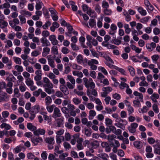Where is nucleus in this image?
<instances>
[{"label": "nucleus", "instance_id": "1", "mask_svg": "<svg viewBox=\"0 0 160 160\" xmlns=\"http://www.w3.org/2000/svg\"><path fill=\"white\" fill-rule=\"evenodd\" d=\"M31 141L34 144V146H37L38 145L39 143H41L42 142L43 140L42 138L39 136L36 138L33 137L31 138Z\"/></svg>", "mask_w": 160, "mask_h": 160}, {"label": "nucleus", "instance_id": "2", "mask_svg": "<svg viewBox=\"0 0 160 160\" xmlns=\"http://www.w3.org/2000/svg\"><path fill=\"white\" fill-rule=\"evenodd\" d=\"M107 65L111 68H113L117 70L120 72L122 75H126V72L124 69L121 68H119L117 66L113 65H111L110 64H108Z\"/></svg>", "mask_w": 160, "mask_h": 160}, {"label": "nucleus", "instance_id": "3", "mask_svg": "<svg viewBox=\"0 0 160 160\" xmlns=\"http://www.w3.org/2000/svg\"><path fill=\"white\" fill-rule=\"evenodd\" d=\"M46 131L42 128H38L33 132L34 134L36 136H39L40 135H44L45 134Z\"/></svg>", "mask_w": 160, "mask_h": 160}, {"label": "nucleus", "instance_id": "4", "mask_svg": "<svg viewBox=\"0 0 160 160\" xmlns=\"http://www.w3.org/2000/svg\"><path fill=\"white\" fill-rule=\"evenodd\" d=\"M61 113H60V110L58 108L55 107L54 108L53 113L52 115V117L55 118L57 117H61Z\"/></svg>", "mask_w": 160, "mask_h": 160}, {"label": "nucleus", "instance_id": "5", "mask_svg": "<svg viewBox=\"0 0 160 160\" xmlns=\"http://www.w3.org/2000/svg\"><path fill=\"white\" fill-rule=\"evenodd\" d=\"M99 146V143L98 141L96 140H93L92 142L90 143L88 145V148H92L94 149L97 148Z\"/></svg>", "mask_w": 160, "mask_h": 160}, {"label": "nucleus", "instance_id": "6", "mask_svg": "<svg viewBox=\"0 0 160 160\" xmlns=\"http://www.w3.org/2000/svg\"><path fill=\"white\" fill-rule=\"evenodd\" d=\"M40 40L41 42L42 43V47L50 46L51 45L50 42L46 38H41Z\"/></svg>", "mask_w": 160, "mask_h": 160}, {"label": "nucleus", "instance_id": "7", "mask_svg": "<svg viewBox=\"0 0 160 160\" xmlns=\"http://www.w3.org/2000/svg\"><path fill=\"white\" fill-rule=\"evenodd\" d=\"M156 44L153 42H152L150 44L148 43L146 45V47L149 52L152 51L153 48L156 47Z\"/></svg>", "mask_w": 160, "mask_h": 160}, {"label": "nucleus", "instance_id": "8", "mask_svg": "<svg viewBox=\"0 0 160 160\" xmlns=\"http://www.w3.org/2000/svg\"><path fill=\"white\" fill-rule=\"evenodd\" d=\"M49 39L51 41L52 44L53 45H55L58 44V41L56 39L55 35H50L49 37Z\"/></svg>", "mask_w": 160, "mask_h": 160}, {"label": "nucleus", "instance_id": "9", "mask_svg": "<svg viewBox=\"0 0 160 160\" xmlns=\"http://www.w3.org/2000/svg\"><path fill=\"white\" fill-rule=\"evenodd\" d=\"M40 109V107L39 105H37L32 106L30 110V112H33L37 113L39 112Z\"/></svg>", "mask_w": 160, "mask_h": 160}, {"label": "nucleus", "instance_id": "10", "mask_svg": "<svg viewBox=\"0 0 160 160\" xmlns=\"http://www.w3.org/2000/svg\"><path fill=\"white\" fill-rule=\"evenodd\" d=\"M7 94L5 92H2L0 93V102L2 101H7L8 100L6 99H8Z\"/></svg>", "mask_w": 160, "mask_h": 160}, {"label": "nucleus", "instance_id": "11", "mask_svg": "<svg viewBox=\"0 0 160 160\" xmlns=\"http://www.w3.org/2000/svg\"><path fill=\"white\" fill-rule=\"evenodd\" d=\"M64 118L63 117L58 118L57 120V127H63Z\"/></svg>", "mask_w": 160, "mask_h": 160}, {"label": "nucleus", "instance_id": "12", "mask_svg": "<svg viewBox=\"0 0 160 160\" xmlns=\"http://www.w3.org/2000/svg\"><path fill=\"white\" fill-rule=\"evenodd\" d=\"M60 90L63 92L64 94L68 95L69 94V91L67 88L64 85H61L60 87Z\"/></svg>", "mask_w": 160, "mask_h": 160}, {"label": "nucleus", "instance_id": "13", "mask_svg": "<svg viewBox=\"0 0 160 160\" xmlns=\"http://www.w3.org/2000/svg\"><path fill=\"white\" fill-rule=\"evenodd\" d=\"M51 55H49L47 57L48 61V63L49 65L52 68H54L55 67L54 65V61L51 58Z\"/></svg>", "mask_w": 160, "mask_h": 160}, {"label": "nucleus", "instance_id": "14", "mask_svg": "<svg viewBox=\"0 0 160 160\" xmlns=\"http://www.w3.org/2000/svg\"><path fill=\"white\" fill-rule=\"evenodd\" d=\"M134 147L138 149H141L142 147V142L140 141H135L133 142Z\"/></svg>", "mask_w": 160, "mask_h": 160}, {"label": "nucleus", "instance_id": "15", "mask_svg": "<svg viewBox=\"0 0 160 160\" xmlns=\"http://www.w3.org/2000/svg\"><path fill=\"white\" fill-rule=\"evenodd\" d=\"M67 29L68 30V33L66 32L65 33V34L69 37H71V35H69L68 34V33L70 34H71V33H72V32L74 29L73 28L72 26L70 24H68V26H67Z\"/></svg>", "mask_w": 160, "mask_h": 160}, {"label": "nucleus", "instance_id": "16", "mask_svg": "<svg viewBox=\"0 0 160 160\" xmlns=\"http://www.w3.org/2000/svg\"><path fill=\"white\" fill-rule=\"evenodd\" d=\"M45 141L48 144H54L55 142L54 137H50L46 138Z\"/></svg>", "mask_w": 160, "mask_h": 160}, {"label": "nucleus", "instance_id": "17", "mask_svg": "<svg viewBox=\"0 0 160 160\" xmlns=\"http://www.w3.org/2000/svg\"><path fill=\"white\" fill-rule=\"evenodd\" d=\"M27 128L29 130L33 132L34 131H35L37 129L36 127L35 126L32 125L31 123H27Z\"/></svg>", "mask_w": 160, "mask_h": 160}, {"label": "nucleus", "instance_id": "18", "mask_svg": "<svg viewBox=\"0 0 160 160\" xmlns=\"http://www.w3.org/2000/svg\"><path fill=\"white\" fill-rule=\"evenodd\" d=\"M138 11L142 16H145L147 14L146 11L141 7H140L138 8Z\"/></svg>", "mask_w": 160, "mask_h": 160}, {"label": "nucleus", "instance_id": "19", "mask_svg": "<svg viewBox=\"0 0 160 160\" xmlns=\"http://www.w3.org/2000/svg\"><path fill=\"white\" fill-rule=\"evenodd\" d=\"M85 134L87 136L89 137H90L92 134V130L91 128H84Z\"/></svg>", "mask_w": 160, "mask_h": 160}, {"label": "nucleus", "instance_id": "20", "mask_svg": "<svg viewBox=\"0 0 160 160\" xmlns=\"http://www.w3.org/2000/svg\"><path fill=\"white\" fill-rule=\"evenodd\" d=\"M154 147L157 146L156 148H154V152L156 154L160 155V145H154Z\"/></svg>", "mask_w": 160, "mask_h": 160}, {"label": "nucleus", "instance_id": "21", "mask_svg": "<svg viewBox=\"0 0 160 160\" xmlns=\"http://www.w3.org/2000/svg\"><path fill=\"white\" fill-rule=\"evenodd\" d=\"M128 69L130 72V74L132 76H134L135 74V70L134 68L131 66H129Z\"/></svg>", "mask_w": 160, "mask_h": 160}, {"label": "nucleus", "instance_id": "22", "mask_svg": "<svg viewBox=\"0 0 160 160\" xmlns=\"http://www.w3.org/2000/svg\"><path fill=\"white\" fill-rule=\"evenodd\" d=\"M103 12L105 15L110 16L111 15L112 12L111 9H104L103 10Z\"/></svg>", "mask_w": 160, "mask_h": 160}, {"label": "nucleus", "instance_id": "23", "mask_svg": "<svg viewBox=\"0 0 160 160\" xmlns=\"http://www.w3.org/2000/svg\"><path fill=\"white\" fill-rule=\"evenodd\" d=\"M6 84L5 82L2 81L0 82V93L2 92V90L3 89H6Z\"/></svg>", "mask_w": 160, "mask_h": 160}, {"label": "nucleus", "instance_id": "24", "mask_svg": "<svg viewBox=\"0 0 160 160\" xmlns=\"http://www.w3.org/2000/svg\"><path fill=\"white\" fill-rule=\"evenodd\" d=\"M89 24L90 26L92 28H93L95 26V27H96V21L94 19H90Z\"/></svg>", "mask_w": 160, "mask_h": 160}, {"label": "nucleus", "instance_id": "25", "mask_svg": "<svg viewBox=\"0 0 160 160\" xmlns=\"http://www.w3.org/2000/svg\"><path fill=\"white\" fill-rule=\"evenodd\" d=\"M70 4L72 6V10L73 11H76L78 9V7L76 5H74L75 2L73 1L70 2Z\"/></svg>", "mask_w": 160, "mask_h": 160}, {"label": "nucleus", "instance_id": "26", "mask_svg": "<svg viewBox=\"0 0 160 160\" xmlns=\"http://www.w3.org/2000/svg\"><path fill=\"white\" fill-rule=\"evenodd\" d=\"M2 21L3 22H1L0 21V26L1 28L2 29L4 28L8 25V23L7 22L4 20H2Z\"/></svg>", "mask_w": 160, "mask_h": 160}, {"label": "nucleus", "instance_id": "27", "mask_svg": "<svg viewBox=\"0 0 160 160\" xmlns=\"http://www.w3.org/2000/svg\"><path fill=\"white\" fill-rule=\"evenodd\" d=\"M67 78L68 80L71 82L72 84H75V81L73 77L71 75H68Z\"/></svg>", "mask_w": 160, "mask_h": 160}, {"label": "nucleus", "instance_id": "28", "mask_svg": "<svg viewBox=\"0 0 160 160\" xmlns=\"http://www.w3.org/2000/svg\"><path fill=\"white\" fill-rule=\"evenodd\" d=\"M77 60L78 63H81V62L83 61V56L81 54H79L77 57Z\"/></svg>", "mask_w": 160, "mask_h": 160}, {"label": "nucleus", "instance_id": "29", "mask_svg": "<svg viewBox=\"0 0 160 160\" xmlns=\"http://www.w3.org/2000/svg\"><path fill=\"white\" fill-rule=\"evenodd\" d=\"M51 52L54 55H58V51L57 46H53L52 47Z\"/></svg>", "mask_w": 160, "mask_h": 160}, {"label": "nucleus", "instance_id": "30", "mask_svg": "<svg viewBox=\"0 0 160 160\" xmlns=\"http://www.w3.org/2000/svg\"><path fill=\"white\" fill-rule=\"evenodd\" d=\"M72 101L75 105H78L81 102V100H80L78 98H73Z\"/></svg>", "mask_w": 160, "mask_h": 160}, {"label": "nucleus", "instance_id": "31", "mask_svg": "<svg viewBox=\"0 0 160 160\" xmlns=\"http://www.w3.org/2000/svg\"><path fill=\"white\" fill-rule=\"evenodd\" d=\"M98 60L94 59H91V60H89L88 62V65H91L95 64H98Z\"/></svg>", "mask_w": 160, "mask_h": 160}, {"label": "nucleus", "instance_id": "32", "mask_svg": "<svg viewBox=\"0 0 160 160\" xmlns=\"http://www.w3.org/2000/svg\"><path fill=\"white\" fill-rule=\"evenodd\" d=\"M55 105L53 104L51 106H48L46 107V108L48 111L50 112L51 113L52 112L54 108L55 107Z\"/></svg>", "mask_w": 160, "mask_h": 160}, {"label": "nucleus", "instance_id": "33", "mask_svg": "<svg viewBox=\"0 0 160 160\" xmlns=\"http://www.w3.org/2000/svg\"><path fill=\"white\" fill-rule=\"evenodd\" d=\"M133 103L134 107H141V104L140 103V102L138 100H133Z\"/></svg>", "mask_w": 160, "mask_h": 160}, {"label": "nucleus", "instance_id": "34", "mask_svg": "<svg viewBox=\"0 0 160 160\" xmlns=\"http://www.w3.org/2000/svg\"><path fill=\"white\" fill-rule=\"evenodd\" d=\"M14 61L16 64L20 65L21 64V59L20 58L17 57H13Z\"/></svg>", "mask_w": 160, "mask_h": 160}, {"label": "nucleus", "instance_id": "35", "mask_svg": "<svg viewBox=\"0 0 160 160\" xmlns=\"http://www.w3.org/2000/svg\"><path fill=\"white\" fill-rule=\"evenodd\" d=\"M25 83L28 86H32L33 85L34 83L33 81L30 78H28L27 79L25 82Z\"/></svg>", "mask_w": 160, "mask_h": 160}, {"label": "nucleus", "instance_id": "36", "mask_svg": "<svg viewBox=\"0 0 160 160\" xmlns=\"http://www.w3.org/2000/svg\"><path fill=\"white\" fill-rule=\"evenodd\" d=\"M112 121L111 119L109 118L105 119V124L108 127L109 126V125H111L112 124Z\"/></svg>", "mask_w": 160, "mask_h": 160}, {"label": "nucleus", "instance_id": "37", "mask_svg": "<svg viewBox=\"0 0 160 160\" xmlns=\"http://www.w3.org/2000/svg\"><path fill=\"white\" fill-rule=\"evenodd\" d=\"M152 108L153 110L156 113H158L159 112V109L157 105L156 104L154 103L153 104Z\"/></svg>", "mask_w": 160, "mask_h": 160}, {"label": "nucleus", "instance_id": "38", "mask_svg": "<svg viewBox=\"0 0 160 160\" xmlns=\"http://www.w3.org/2000/svg\"><path fill=\"white\" fill-rule=\"evenodd\" d=\"M98 68L99 70L101 71L105 75H107L108 74L107 71L104 67L101 66L99 67Z\"/></svg>", "mask_w": 160, "mask_h": 160}, {"label": "nucleus", "instance_id": "39", "mask_svg": "<svg viewBox=\"0 0 160 160\" xmlns=\"http://www.w3.org/2000/svg\"><path fill=\"white\" fill-rule=\"evenodd\" d=\"M112 98L117 100H119L121 99V96L119 94L116 93L113 94Z\"/></svg>", "mask_w": 160, "mask_h": 160}, {"label": "nucleus", "instance_id": "40", "mask_svg": "<svg viewBox=\"0 0 160 160\" xmlns=\"http://www.w3.org/2000/svg\"><path fill=\"white\" fill-rule=\"evenodd\" d=\"M51 25V23L50 21H47L45 23V24H44L42 27L43 29H48V28L49 26H50Z\"/></svg>", "mask_w": 160, "mask_h": 160}, {"label": "nucleus", "instance_id": "41", "mask_svg": "<svg viewBox=\"0 0 160 160\" xmlns=\"http://www.w3.org/2000/svg\"><path fill=\"white\" fill-rule=\"evenodd\" d=\"M120 86L121 87H120V88L121 89H124V88L125 87H126L127 88H128L129 87V85L125 83V82H121Z\"/></svg>", "mask_w": 160, "mask_h": 160}, {"label": "nucleus", "instance_id": "42", "mask_svg": "<svg viewBox=\"0 0 160 160\" xmlns=\"http://www.w3.org/2000/svg\"><path fill=\"white\" fill-rule=\"evenodd\" d=\"M15 68L17 70L18 72H21L23 71V68L22 66L16 65L15 67Z\"/></svg>", "mask_w": 160, "mask_h": 160}, {"label": "nucleus", "instance_id": "43", "mask_svg": "<svg viewBox=\"0 0 160 160\" xmlns=\"http://www.w3.org/2000/svg\"><path fill=\"white\" fill-rule=\"evenodd\" d=\"M42 92V89L41 88H39L38 90L34 92L33 94L36 97H38L40 93Z\"/></svg>", "mask_w": 160, "mask_h": 160}, {"label": "nucleus", "instance_id": "44", "mask_svg": "<svg viewBox=\"0 0 160 160\" xmlns=\"http://www.w3.org/2000/svg\"><path fill=\"white\" fill-rule=\"evenodd\" d=\"M102 7L104 9H107L109 8V5L106 1H103L102 2Z\"/></svg>", "mask_w": 160, "mask_h": 160}, {"label": "nucleus", "instance_id": "45", "mask_svg": "<svg viewBox=\"0 0 160 160\" xmlns=\"http://www.w3.org/2000/svg\"><path fill=\"white\" fill-rule=\"evenodd\" d=\"M150 17L149 16H147L146 17H144L142 18V19H141L140 20V21L142 23H144L145 22H147L148 21Z\"/></svg>", "mask_w": 160, "mask_h": 160}, {"label": "nucleus", "instance_id": "46", "mask_svg": "<svg viewBox=\"0 0 160 160\" xmlns=\"http://www.w3.org/2000/svg\"><path fill=\"white\" fill-rule=\"evenodd\" d=\"M117 26L114 23H112L111 25L110 30L112 31H116L117 32Z\"/></svg>", "mask_w": 160, "mask_h": 160}, {"label": "nucleus", "instance_id": "47", "mask_svg": "<svg viewBox=\"0 0 160 160\" xmlns=\"http://www.w3.org/2000/svg\"><path fill=\"white\" fill-rule=\"evenodd\" d=\"M46 104L49 105L52 102V99L49 96H47L46 97Z\"/></svg>", "mask_w": 160, "mask_h": 160}, {"label": "nucleus", "instance_id": "48", "mask_svg": "<svg viewBox=\"0 0 160 160\" xmlns=\"http://www.w3.org/2000/svg\"><path fill=\"white\" fill-rule=\"evenodd\" d=\"M82 10L84 12H87L88 10L90 8L86 4H83L82 6Z\"/></svg>", "mask_w": 160, "mask_h": 160}, {"label": "nucleus", "instance_id": "49", "mask_svg": "<svg viewBox=\"0 0 160 160\" xmlns=\"http://www.w3.org/2000/svg\"><path fill=\"white\" fill-rule=\"evenodd\" d=\"M48 154L46 151H43L41 154L42 158L44 160H46L47 158Z\"/></svg>", "mask_w": 160, "mask_h": 160}, {"label": "nucleus", "instance_id": "50", "mask_svg": "<svg viewBox=\"0 0 160 160\" xmlns=\"http://www.w3.org/2000/svg\"><path fill=\"white\" fill-rule=\"evenodd\" d=\"M42 34L43 37L46 38L49 35V32L47 30L43 31L42 32Z\"/></svg>", "mask_w": 160, "mask_h": 160}, {"label": "nucleus", "instance_id": "51", "mask_svg": "<svg viewBox=\"0 0 160 160\" xmlns=\"http://www.w3.org/2000/svg\"><path fill=\"white\" fill-rule=\"evenodd\" d=\"M2 117L4 118H7L9 115V113L8 111H4L2 113Z\"/></svg>", "mask_w": 160, "mask_h": 160}, {"label": "nucleus", "instance_id": "52", "mask_svg": "<svg viewBox=\"0 0 160 160\" xmlns=\"http://www.w3.org/2000/svg\"><path fill=\"white\" fill-rule=\"evenodd\" d=\"M27 156V158L30 159H33L35 158V156L31 152L28 153Z\"/></svg>", "mask_w": 160, "mask_h": 160}, {"label": "nucleus", "instance_id": "53", "mask_svg": "<svg viewBox=\"0 0 160 160\" xmlns=\"http://www.w3.org/2000/svg\"><path fill=\"white\" fill-rule=\"evenodd\" d=\"M71 156L75 158H78L77 153L74 151H72L71 152Z\"/></svg>", "mask_w": 160, "mask_h": 160}, {"label": "nucleus", "instance_id": "54", "mask_svg": "<svg viewBox=\"0 0 160 160\" xmlns=\"http://www.w3.org/2000/svg\"><path fill=\"white\" fill-rule=\"evenodd\" d=\"M69 49L66 47H63L62 49V52L65 54H66L69 52Z\"/></svg>", "mask_w": 160, "mask_h": 160}, {"label": "nucleus", "instance_id": "55", "mask_svg": "<svg viewBox=\"0 0 160 160\" xmlns=\"http://www.w3.org/2000/svg\"><path fill=\"white\" fill-rule=\"evenodd\" d=\"M18 18L22 23H25L26 22V19L24 16L20 15L19 16Z\"/></svg>", "mask_w": 160, "mask_h": 160}, {"label": "nucleus", "instance_id": "56", "mask_svg": "<svg viewBox=\"0 0 160 160\" xmlns=\"http://www.w3.org/2000/svg\"><path fill=\"white\" fill-rule=\"evenodd\" d=\"M95 10L98 14L100 13L101 11L100 6L99 5H96L95 7Z\"/></svg>", "mask_w": 160, "mask_h": 160}, {"label": "nucleus", "instance_id": "57", "mask_svg": "<svg viewBox=\"0 0 160 160\" xmlns=\"http://www.w3.org/2000/svg\"><path fill=\"white\" fill-rule=\"evenodd\" d=\"M116 138V136L113 134L109 135L108 136V139L110 141H112L113 140L114 138Z\"/></svg>", "mask_w": 160, "mask_h": 160}, {"label": "nucleus", "instance_id": "58", "mask_svg": "<svg viewBox=\"0 0 160 160\" xmlns=\"http://www.w3.org/2000/svg\"><path fill=\"white\" fill-rule=\"evenodd\" d=\"M43 14L44 15L45 17L46 18H50V15L49 12L47 10H46L43 12Z\"/></svg>", "mask_w": 160, "mask_h": 160}, {"label": "nucleus", "instance_id": "59", "mask_svg": "<svg viewBox=\"0 0 160 160\" xmlns=\"http://www.w3.org/2000/svg\"><path fill=\"white\" fill-rule=\"evenodd\" d=\"M91 52L93 57H96L98 58H99L98 54L96 52L94 49H92L90 50Z\"/></svg>", "mask_w": 160, "mask_h": 160}, {"label": "nucleus", "instance_id": "60", "mask_svg": "<svg viewBox=\"0 0 160 160\" xmlns=\"http://www.w3.org/2000/svg\"><path fill=\"white\" fill-rule=\"evenodd\" d=\"M63 146L64 148L66 149H69L71 148V146L68 142H65L63 143Z\"/></svg>", "mask_w": 160, "mask_h": 160}, {"label": "nucleus", "instance_id": "61", "mask_svg": "<svg viewBox=\"0 0 160 160\" xmlns=\"http://www.w3.org/2000/svg\"><path fill=\"white\" fill-rule=\"evenodd\" d=\"M153 32L155 35H158L160 33V29L158 28H155L153 29Z\"/></svg>", "mask_w": 160, "mask_h": 160}, {"label": "nucleus", "instance_id": "62", "mask_svg": "<svg viewBox=\"0 0 160 160\" xmlns=\"http://www.w3.org/2000/svg\"><path fill=\"white\" fill-rule=\"evenodd\" d=\"M148 143L150 144H154L155 142V139L152 138H148Z\"/></svg>", "mask_w": 160, "mask_h": 160}, {"label": "nucleus", "instance_id": "63", "mask_svg": "<svg viewBox=\"0 0 160 160\" xmlns=\"http://www.w3.org/2000/svg\"><path fill=\"white\" fill-rule=\"evenodd\" d=\"M159 56L157 54H155L151 56L152 61L156 62L159 58Z\"/></svg>", "mask_w": 160, "mask_h": 160}, {"label": "nucleus", "instance_id": "64", "mask_svg": "<svg viewBox=\"0 0 160 160\" xmlns=\"http://www.w3.org/2000/svg\"><path fill=\"white\" fill-rule=\"evenodd\" d=\"M118 155L120 157H123L124 155V152L122 149H119L118 151Z\"/></svg>", "mask_w": 160, "mask_h": 160}]
</instances>
